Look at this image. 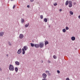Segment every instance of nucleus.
Here are the masks:
<instances>
[{"label": "nucleus", "instance_id": "obj_4", "mask_svg": "<svg viewBox=\"0 0 80 80\" xmlns=\"http://www.w3.org/2000/svg\"><path fill=\"white\" fill-rule=\"evenodd\" d=\"M42 76L43 78H46L47 77V74L44 73L42 74Z\"/></svg>", "mask_w": 80, "mask_h": 80}, {"label": "nucleus", "instance_id": "obj_33", "mask_svg": "<svg viewBox=\"0 0 80 80\" xmlns=\"http://www.w3.org/2000/svg\"><path fill=\"white\" fill-rule=\"evenodd\" d=\"M27 7L28 8H30V6H29V5H28L27 6Z\"/></svg>", "mask_w": 80, "mask_h": 80}, {"label": "nucleus", "instance_id": "obj_2", "mask_svg": "<svg viewBox=\"0 0 80 80\" xmlns=\"http://www.w3.org/2000/svg\"><path fill=\"white\" fill-rule=\"evenodd\" d=\"M68 5H69V8H71V7H72V1H69Z\"/></svg>", "mask_w": 80, "mask_h": 80}, {"label": "nucleus", "instance_id": "obj_19", "mask_svg": "<svg viewBox=\"0 0 80 80\" xmlns=\"http://www.w3.org/2000/svg\"><path fill=\"white\" fill-rule=\"evenodd\" d=\"M44 21L45 22H47V18H45L44 19Z\"/></svg>", "mask_w": 80, "mask_h": 80}, {"label": "nucleus", "instance_id": "obj_14", "mask_svg": "<svg viewBox=\"0 0 80 80\" xmlns=\"http://www.w3.org/2000/svg\"><path fill=\"white\" fill-rule=\"evenodd\" d=\"M22 54L24 55V54L25 53V50H24V49L23 48H22Z\"/></svg>", "mask_w": 80, "mask_h": 80}, {"label": "nucleus", "instance_id": "obj_3", "mask_svg": "<svg viewBox=\"0 0 80 80\" xmlns=\"http://www.w3.org/2000/svg\"><path fill=\"white\" fill-rule=\"evenodd\" d=\"M39 45L40 48H43V45H44V44H43V43L40 42L39 43Z\"/></svg>", "mask_w": 80, "mask_h": 80}, {"label": "nucleus", "instance_id": "obj_37", "mask_svg": "<svg viewBox=\"0 0 80 80\" xmlns=\"http://www.w3.org/2000/svg\"><path fill=\"white\" fill-rule=\"evenodd\" d=\"M78 18H80V15L79 16H78Z\"/></svg>", "mask_w": 80, "mask_h": 80}, {"label": "nucleus", "instance_id": "obj_8", "mask_svg": "<svg viewBox=\"0 0 80 80\" xmlns=\"http://www.w3.org/2000/svg\"><path fill=\"white\" fill-rule=\"evenodd\" d=\"M23 48L24 49V50L26 51V50H27L28 49V47H27V46H25L23 47Z\"/></svg>", "mask_w": 80, "mask_h": 80}, {"label": "nucleus", "instance_id": "obj_35", "mask_svg": "<svg viewBox=\"0 0 80 80\" xmlns=\"http://www.w3.org/2000/svg\"><path fill=\"white\" fill-rule=\"evenodd\" d=\"M0 71H2V68H0Z\"/></svg>", "mask_w": 80, "mask_h": 80}, {"label": "nucleus", "instance_id": "obj_15", "mask_svg": "<svg viewBox=\"0 0 80 80\" xmlns=\"http://www.w3.org/2000/svg\"><path fill=\"white\" fill-rule=\"evenodd\" d=\"M49 42H48V41H46L45 42V45H47V44H48Z\"/></svg>", "mask_w": 80, "mask_h": 80}, {"label": "nucleus", "instance_id": "obj_9", "mask_svg": "<svg viewBox=\"0 0 80 80\" xmlns=\"http://www.w3.org/2000/svg\"><path fill=\"white\" fill-rule=\"evenodd\" d=\"M4 34V32H0V37H2Z\"/></svg>", "mask_w": 80, "mask_h": 80}, {"label": "nucleus", "instance_id": "obj_32", "mask_svg": "<svg viewBox=\"0 0 80 80\" xmlns=\"http://www.w3.org/2000/svg\"><path fill=\"white\" fill-rule=\"evenodd\" d=\"M70 79H69V78H66V80H69Z\"/></svg>", "mask_w": 80, "mask_h": 80}, {"label": "nucleus", "instance_id": "obj_28", "mask_svg": "<svg viewBox=\"0 0 80 80\" xmlns=\"http://www.w3.org/2000/svg\"><path fill=\"white\" fill-rule=\"evenodd\" d=\"M54 6H57V3H55V4H54Z\"/></svg>", "mask_w": 80, "mask_h": 80}, {"label": "nucleus", "instance_id": "obj_27", "mask_svg": "<svg viewBox=\"0 0 80 80\" xmlns=\"http://www.w3.org/2000/svg\"><path fill=\"white\" fill-rule=\"evenodd\" d=\"M15 7H16V5H14L13 7V9H14V8H15Z\"/></svg>", "mask_w": 80, "mask_h": 80}, {"label": "nucleus", "instance_id": "obj_16", "mask_svg": "<svg viewBox=\"0 0 80 80\" xmlns=\"http://www.w3.org/2000/svg\"><path fill=\"white\" fill-rule=\"evenodd\" d=\"M15 63L16 64V65H20V63H19V62L18 61H16L15 62Z\"/></svg>", "mask_w": 80, "mask_h": 80}, {"label": "nucleus", "instance_id": "obj_20", "mask_svg": "<svg viewBox=\"0 0 80 80\" xmlns=\"http://www.w3.org/2000/svg\"><path fill=\"white\" fill-rule=\"evenodd\" d=\"M69 13L71 15H73V12L72 11H70L69 12Z\"/></svg>", "mask_w": 80, "mask_h": 80}, {"label": "nucleus", "instance_id": "obj_21", "mask_svg": "<svg viewBox=\"0 0 80 80\" xmlns=\"http://www.w3.org/2000/svg\"><path fill=\"white\" fill-rule=\"evenodd\" d=\"M25 22V20L23 19H21V22L22 23H23Z\"/></svg>", "mask_w": 80, "mask_h": 80}, {"label": "nucleus", "instance_id": "obj_36", "mask_svg": "<svg viewBox=\"0 0 80 80\" xmlns=\"http://www.w3.org/2000/svg\"><path fill=\"white\" fill-rule=\"evenodd\" d=\"M41 62L42 63H43V60H41Z\"/></svg>", "mask_w": 80, "mask_h": 80}, {"label": "nucleus", "instance_id": "obj_38", "mask_svg": "<svg viewBox=\"0 0 80 80\" xmlns=\"http://www.w3.org/2000/svg\"><path fill=\"white\" fill-rule=\"evenodd\" d=\"M11 1H13V0H10Z\"/></svg>", "mask_w": 80, "mask_h": 80}, {"label": "nucleus", "instance_id": "obj_13", "mask_svg": "<svg viewBox=\"0 0 80 80\" xmlns=\"http://www.w3.org/2000/svg\"><path fill=\"white\" fill-rule=\"evenodd\" d=\"M46 73H48V75H50V71H46Z\"/></svg>", "mask_w": 80, "mask_h": 80}, {"label": "nucleus", "instance_id": "obj_17", "mask_svg": "<svg viewBox=\"0 0 80 80\" xmlns=\"http://www.w3.org/2000/svg\"><path fill=\"white\" fill-rule=\"evenodd\" d=\"M30 45H31V46L32 47H33L35 46V45H34V44L33 43H31Z\"/></svg>", "mask_w": 80, "mask_h": 80}, {"label": "nucleus", "instance_id": "obj_23", "mask_svg": "<svg viewBox=\"0 0 80 80\" xmlns=\"http://www.w3.org/2000/svg\"><path fill=\"white\" fill-rule=\"evenodd\" d=\"M66 30H69V28H68V27L67 26L66 27Z\"/></svg>", "mask_w": 80, "mask_h": 80}, {"label": "nucleus", "instance_id": "obj_11", "mask_svg": "<svg viewBox=\"0 0 80 80\" xmlns=\"http://www.w3.org/2000/svg\"><path fill=\"white\" fill-rule=\"evenodd\" d=\"M15 70L16 73H17V72H18V68L16 67L15 68Z\"/></svg>", "mask_w": 80, "mask_h": 80}, {"label": "nucleus", "instance_id": "obj_22", "mask_svg": "<svg viewBox=\"0 0 80 80\" xmlns=\"http://www.w3.org/2000/svg\"><path fill=\"white\" fill-rule=\"evenodd\" d=\"M53 58L54 59H57V57H56V56L55 55L53 56Z\"/></svg>", "mask_w": 80, "mask_h": 80}, {"label": "nucleus", "instance_id": "obj_26", "mask_svg": "<svg viewBox=\"0 0 80 80\" xmlns=\"http://www.w3.org/2000/svg\"><path fill=\"white\" fill-rule=\"evenodd\" d=\"M57 72L58 73H60V71H59V70H57Z\"/></svg>", "mask_w": 80, "mask_h": 80}, {"label": "nucleus", "instance_id": "obj_25", "mask_svg": "<svg viewBox=\"0 0 80 80\" xmlns=\"http://www.w3.org/2000/svg\"><path fill=\"white\" fill-rule=\"evenodd\" d=\"M40 18L41 19H43V15H41L40 16Z\"/></svg>", "mask_w": 80, "mask_h": 80}, {"label": "nucleus", "instance_id": "obj_31", "mask_svg": "<svg viewBox=\"0 0 80 80\" xmlns=\"http://www.w3.org/2000/svg\"><path fill=\"white\" fill-rule=\"evenodd\" d=\"M31 2H34V0H30Z\"/></svg>", "mask_w": 80, "mask_h": 80}, {"label": "nucleus", "instance_id": "obj_18", "mask_svg": "<svg viewBox=\"0 0 80 80\" xmlns=\"http://www.w3.org/2000/svg\"><path fill=\"white\" fill-rule=\"evenodd\" d=\"M29 26V23H28V24H26L25 25V27L27 28V27H28Z\"/></svg>", "mask_w": 80, "mask_h": 80}, {"label": "nucleus", "instance_id": "obj_12", "mask_svg": "<svg viewBox=\"0 0 80 80\" xmlns=\"http://www.w3.org/2000/svg\"><path fill=\"white\" fill-rule=\"evenodd\" d=\"M71 40L72 41H74L75 40V38L74 37H71Z\"/></svg>", "mask_w": 80, "mask_h": 80}, {"label": "nucleus", "instance_id": "obj_1", "mask_svg": "<svg viewBox=\"0 0 80 80\" xmlns=\"http://www.w3.org/2000/svg\"><path fill=\"white\" fill-rule=\"evenodd\" d=\"M9 70L10 71H13L14 70V67L12 64H10L9 66Z\"/></svg>", "mask_w": 80, "mask_h": 80}, {"label": "nucleus", "instance_id": "obj_5", "mask_svg": "<svg viewBox=\"0 0 80 80\" xmlns=\"http://www.w3.org/2000/svg\"><path fill=\"white\" fill-rule=\"evenodd\" d=\"M24 37V36L22 34H21L19 35V38L20 39H22Z\"/></svg>", "mask_w": 80, "mask_h": 80}, {"label": "nucleus", "instance_id": "obj_34", "mask_svg": "<svg viewBox=\"0 0 80 80\" xmlns=\"http://www.w3.org/2000/svg\"><path fill=\"white\" fill-rule=\"evenodd\" d=\"M62 11V9H59V11H60V12H61Z\"/></svg>", "mask_w": 80, "mask_h": 80}, {"label": "nucleus", "instance_id": "obj_39", "mask_svg": "<svg viewBox=\"0 0 80 80\" xmlns=\"http://www.w3.org/2000/svg\"><path fill=\"white\" fill-rule=\"evenodd\" d=\"M71 80H72L71 79Z\"/></svg>", "mask_w": 80, "mask_h": 80}, {"label": "nucleus", "instance_id": "obj_30", "mask_svg": "<svg viewBox=\"0 0 80 80\" xmlns=\"http://www.w3.org/2000/svg\"><path fill=\"white\" fill-rule=\"evenodd\" d=\"M48 62L49 63H51V62L50 61V60H48Z\"/></svg>", "mask_w": 80, "mask_h": 80}, {"label": "nucleus", "instance_id": "obj_29", "mask_svg": "<svg viewBox=\"0 0 80 80\" xmlns=\"http://www.w3.org/2000/svg\"><path fill=\"white\" fill-rule=\"evenodd\" d=\"M8 44H9V45H11V43H10V42H8Z\"/></svg>", "mask_w": 80, "mask_h": 80}, {"label": "nucleus", "instance_id": "obj_10", "mask_svg": "<svg viewBox=\"0 0 80 80\" xmlns=\"http://www.w3.org/2000/svg\"><path fill=\"white\" fill-rule=\"evenodd\" d=\"M68 3H69V2H68V1L67 0L65 3V5L67 6L68 5Z\"/></svg>", "mask_w": 80, "mask_h": 80}, {"label": "nucleus", "instance_id": "obj_6", "mask_svg": "<svg viewBox=\"0 0 80 80\" xmlns=\"http://www.w3.org/2000/svg\"><path fill=\"white\" fill-rule=\"evenodd\" d=\"M22 52V49H19L17 52V53L18 54H20Z\"/></svg>", "mask_w": 80, "mask_h": 80}, {"label": "nucleus", "instance_id": "obj_7", "mask_svg": "<svg viewBox=\"0 0 80 80\" xmlns=\"http://www.w3.org/2000/svg\"><path fill=\"white\" fill-rule=\"evenodd\" d=\"M34 47H35V48H37L40 47V46L39 45V44H36L34 45Z\"/></svg>", "mask_w": 80, "mask_h": 80}, {"label": "nucleus", "instance_id": "obj_24", "mask_svg": "<svg viewBox=\"0 0 80 80\" xmlns=\"http://www.w3.org/2000/svg\"><path fill=\"white\" fill-rule=\"evenodd\" d=\"M62 32H66V29H63L62 30Z\"/></svg>", "mask_w": 80, "mask_h": 80}]
</instances>
